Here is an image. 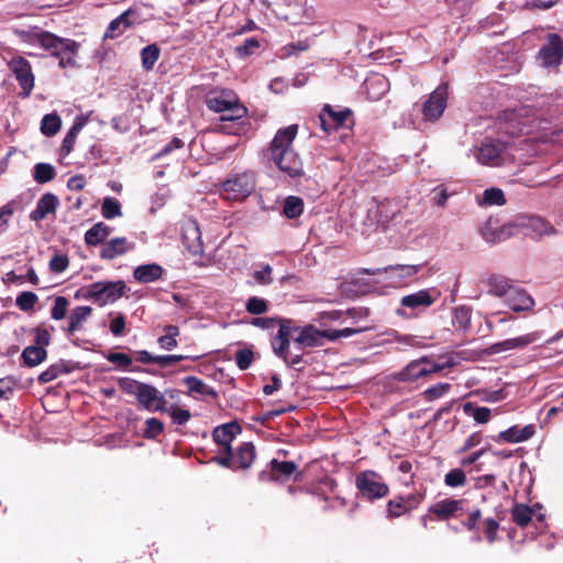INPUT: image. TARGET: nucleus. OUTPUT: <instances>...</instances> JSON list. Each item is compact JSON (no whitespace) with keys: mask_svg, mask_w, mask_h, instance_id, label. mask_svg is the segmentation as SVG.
<instances>
[{"mask_svg":"<svg viewBox=\"0 0 563 563\" xmlns=\"http://www.w3.org/2000/svg\"><path fill=\"white\" fill-rule=\"evenodd\" d=\"M297 132L298 125L296 124L279 129L266 151L268 159L272 161L280 172L291 178L300 177L303 174L302 162L292 148V142Z\"/></svg>","mask_w":563,"mask_h":563,"instance_id":"obj_1","label":"nucleus"},{"mask_svg":"<svg viewBox=\"0 0 563 563\" xmlns=\"http://www.w3.org/2000/svg\"><path fill=\"white\" fill-rule=\"evenodd\" d=\"M24 41L31 44H38L45 51L59 59L62 68L77 66L76 57L80 44L71 38L59 37L51 32H22Z\"/></svg>","mask_w":563,"mask_h":563,"instance_id":"obj_2","label":"nucleus"},{"mask_svg":"<svg viewBox=\"0 0 563 563\" xmlns=\"http://www.w3.org/2000/svg\"><path fill=\"white\" fill-rule=\"evenodd\" d=\"M205 103L212 112H231V122L247 115V108L240 102L239 96L231 89L214 88L210 90L206 96Z\"/></svg>","mask_w":563,"mask_h":563,"instance_id":"obj_3","label":"nucleus"},{"mask_svg":"<svg viewBox=\"0 0 563 563\" xmlns=\"http://www.w3.org/2000/svg\"><path fill=\"white\" fill-rule=\"evenodd\" d=\"M125 288L126 285L123 280L96 282L81 287L76 297H81L102 307L119 300L124 295Z\"/></svg>","mask_w":563,"mask_h":563,"instance_id":"obj_4","label":"nucleus"},{"mask_svg":"<svg viewBox=\"0 0 563 563\" xmlns=\"http://www.w3.org/2000/svg\"><path fill=\"white\" fill-rule=\"evenodd\" d=\"M440 296L441 291L435 287L421 289L406 295L400 299L401 308H398L396 312L402 318L418 317L435 303Z\"/></svg>","mask_w":563,"mask_h":563,"instance_id":"obj_5","label":"nucleus"},{"mask_svg":"<svg viewBox=\"0 0 563 563\" xmlns=\"http://www.w3.org/2000/svg\"><path fill=\"white\" fill-rule=\"evenodd\" d=\"M355 487L361 497L369 501L384 498L389 494V486L383 481V476L372 470L356 474Z\"/></svg>","mask_w":563,"mask_h":563,"instance_id":"obj_6","label":"nucleus"},{"mask_svg":"<svg viewBox=\"0 0 563 563\" xmlns=\"http://www.w3.org/2000/svg\"><path fill=\"white\" fill-rule=\"evenodd\" d=\"M256 179L253 172H243L227 179L223 185L224 197L229 200L242 201L255 190Z\"/></svg>","mask_w":563,"mask_h":563,"instance_id":"obj_7","label":"nucleus"},{"mask_svg":"<svg viewBox=\"0 0 563 563\" xmlns=\"http://www.w3.org/2000/svg\"><path fill=\"white\" fill-rule=\"evenodd\" d=\"M452 363H437L432 362L428 357H421L419 360L411 361L404 369H401L396 378L399 382H415L420 377L428 376L433 373L441 372Z\"/></svg>","mask_w":563,"mask_h":563,"instance_id":"obj_8","label":"nucleus"},{"mask_svg":"<svg viewBox=\"0 0 563 563\" xmlns=\"http://www.w3.org/2000/svg\"><path fill=\"white\" fill-rule=\"evenodd\" d=\"M448 95L449 85L446 82L439 85L437 89L429 95L422 107V114L426 120L437 121L442 117L446 108Z\"/></svg>","mask_w":563,"mask_h":563,"instance_id":"obj_9","label":"nucleus"},{"mask_svg":"<svg viewBox=\"0 0 563 563\" xmlns=\"http://www.w3.org/2000/svg\"><path fill=\"white\" fill-rule=\"evenodd\" d=\"M9 65L19 82V86L21 87L19 96L21 98L30 97L34 88L35 80L30 62L26 58L19 56L13 58Z\"/></svg>","mask_w":563,"mask_h":563,"instance_id":"obj_10","label":"nucleus"},{"mask_svg":"<svg viewBox=\"0 0 563 563\" xmlns=\"http://www.w3.org/2000/svg\"><path fill=\"white\" fill-rule=\"evenodd\" d=\"M538 57L544 67L559 66L563 60L562 37L556 33L548 34L547 44L540 48Z\"/></svg>","mask_w":563,"mask_h":563,"instance_id":"obj_11","label":"nucleus"},{"mask_svg":"<svg viewBox=\"0 0 563 563\" xmlns=\"http://www.w3.org/2000/svg\"><path fill=\"white\" fill-rule=\"evenodd\" d=\"M517 227H519L521 234L530 236L531 239H539L544 234L554 233L553 225L537 216L517 217Z\"/></svg>","mask_w":563,"mask_h":563,"instance_id":"obj_12","label":"nucleus"},{"mask_svg":"<svg viewBox=\"0 0 563 563\" xmlns=\"http://www.w3.org/2000/svg\"><path fill=\"white\" fill-rule=\"evenodd\" d=\"M319 120L322 130L329 133L347 126V122L352 121V111L347 108L336 111L330 104H325L319 114Z\"/></svg>","mask_w":563,"mask_h":563,"instance_id":"obj_13","label":"nucleus"},{"mask_svg":"<svg viewBox=\"0 0 563 563\" xmlns=\"http://www.w3.org/2000/svg\"><path fill=\"white\" fill-rule=\"evenodd\" d=\"M181 240L184 246L190 254H203L202 235L197 221L188 219L181 223Z\"/></svg>","mask_w":563,"mask_h":563,"instance_id":"obj_14","label":"nucleus"},{"mask_svg":"<svg viewBox=\"0 0 563 563\" xmlns=\"http://www.w3.org/2000/svg\"><path fill=\"white\" fill-rule=\"evenodd\" d=\"M269 471H262L258 474V479L262 482H279L287 481L297 471L298 465L292 461H278L273 459L269 464Z\"/></svg>","mask_w":563,"mask_h":563,"instance_id":"obj_15","label":"nucleus"},{"mask_svg":"<svg viewBox=\"0 0 563 563\" xmlns=\"http://www.w3.org/2000/svg\"><path fill=\"white\" fill-rule=\"evenodd\" d=\"M464 499L445 498L429 506L428 512L440 521L457 518L463 511Z\"/></svg>","mask_w":563,"mask_h":563,"instance_id":"obj_16","label":"nucleus"},{"mask_svg":"<svg viewBox=\"0 0 563 563\" xmlns=\"http://www.w3.org/2000/svg\"><path fill=\"white\" fill-rule=\"evenodd\" d=\"M220 114L221 115L219 118V123L214 129L217 132L229 135L242 136L246 135L247 132L251 130V122L249 121L247 115L242 117L240 120L231 122L229 121L231 120V112Z\"/></svg>","mask_w":563,"mask_h":563,"instance_id":"obj_17","label":"nucleus"},{"mask_svg":"<svg viewBox=\"0 0 563 563\" xmlns=\"http://www.w3.org/2000/svg\"><path fill=\"white\" fill-rule=\"evenodd\" d=\"M277 334L272 340V347L274 353L284 362H287V353L289 349L290 339H292V323L291 319L282 321Z\"/></svg>","mask_w":563,"mask_h":563,"instance_id":"obj_18","label":"nucleus"},{"mask_svg":"<svg viewBox=\"0 0 563 563\" xmlns=\"http://www.w3.org/2000/svg\"><path fill=\"white\" fill-rule=\"evenodd\" d=\"M242 432L241 426L233 421L218 426L212 431L213 441L222 449H232L231 443Z\"/></svg>","mask_w":563,"mask_h":563,"instance_id":"obj_19","label":"nucleus"},{"mask_svg":"<svg viewBox=\"0 0 563 563\" xmlns=\"http://www.w3.org/2000/svg\"><path fill=\"white\" fill-rule=\"evenodd\" d=\"M505 303L515 312L531 311L534 307L533 298L523 288L518 286L509 292Z\"/></svg>","mask_w":563,"mask_h":563,"instance_id":"obj_20","label":"nucleus"},{"mask_svg":"<svg viewBox=\"0 0 563 563\" xmlns=\"http://www.w3.org/2000/svg\"><path fill=\"white\" fill-rule=\"evenodd\" d=\"M483 284L487 287L488 294L500 298L504 297L505 299L516 287L514 280L504 275L497 274L489 275L483 280Z\"/></svg>","mask_w":563,"mask_h":563,"instance_id":"obj_21","label":"nucleus"},{"mask_svg":"<svg viewBox=\"0 0 563 563\" xmlns=\"http://www.w3.org/2000/svg\"><path fill=\"white\" fill-rule=\"evenodd\" d=\"M59 206L58 197L52 192L44 194L38 201L36 202V207L33 211H31L29 218L32 221H42L48 214L55 213Z\"/></svg>","mask_w":563,"mask_h":563,"instance_id":"obj_22","label":"nucleus"},{"mask_svg":"<svg viewBox=\"0 0 563 563\" xmlns=\"http://www.w3.org/2000/svg\"><path fill=\"white\" fill-rule=\"evenodd\" d=\"M321 338H324L323 331H319L316 327L308 324L297 327L292 324V340L302 346H316Z\"/></svg>","mask_w":563,"mask_h":563,"instance_id":"obj_23","label":"nucleus"},{"mask_svg":"<svg viewBox=\"0 0 563 563\" xmlns=\"http://www.w3.org/2000/svg\"><path fill=\"white\" fill-rule=\"evenodd\" d=\"M520 233L517 227V218L508 223L503 224L498 229L486 227L483 231L484 239L489 243H499Z\"/></svg>","mask_w":563,"mask_h":563,"instance_id":"obj_24","label":"nucleus"},{"mask_svg":"<svg viewBox=\"0 0 563 563\" xmlns=\"http://www.w3.org/2000/svg\"><path fill=\"white\" fill-rule=\"evenodd\" d=\"M235 470H247L252 466L255 457L256 450L253 442H243L236 450H233Z\"/></svg>","mask_w":563,"mask_h":563,"instance_id":"obj_25","label":"nucleus"},{"mask_svg":"<svg viewBox=\"0 0 563 563\" xmlns=\"http://www.w3.org/2000/svg\"><path fill=\"white\" fill-rule=\"evenodd\" d=\"M92 308L89 306H78L74 308L68 316V325L62 328L66 335L69 338L76 331L82 328V323L91 316Z\"/></svg>","mask_w":563,"mask_h":563,"instance_id":"obj_26","label":"nucleus"},{"mask_svg":"<svg viewBox=\"0 0 563 563\" xmlns=\"http://www.w3.org/2000/svg\"><path fill=\"white\" fill-rule=\"evenodd\" d=\"M537 338L536 333H529L515 339H507L489 346L488 354H497L512 349H521L532 343Z\"/></svg>","mask_w":563,"mask_h":563,"instance_id":"obj_27","label":"nucleus"},{"mask_svg":"<svg viewBox=\"0 0 563 563\" xmlns=\"http://www.w3.org/2000/svg\"><path fill=\"white\" fill-rule=\"evenodd\" d=\"M422 267H423L422 264H418V265L396 264V265H388L384 268H377V269L365 268V269H363V273L367 274V275H377L383 272H385V273L393 272L399 278H410V277L417 275L422 269Z\"/></svg>","mask_w":563,"mask_h":563,"instance_id":"obj_28","label":"nucleus"},{"mask_svg":"<svg viewBox=\"0 0 563 563\" xmlns=\"http://www.w3.org/2000/svg\"><path fill=\"white\" fill-rule=\"evenodd\" d=\"M534 426L527 424L525 427L514 426L499 433V438L508 443L522 442L530 439L534 434Z\"/></svg>","mask_w":563,"mask_h":563,"instance_id":"obj_29","label":"nucleus"},{"mask_svg":"<svg viewBox=\"0 0 563 563\" xmlns=\"http://www.w3.org/2000/svg\"><path fill=\"white\" fill-rule=\"evenodd\" d=\"M477 159L484 165L498 166L501 163V148L492 142L483 143L478 150Z\"/></svg>","mask_w":563,"mask_h":563,"instance_id":"obj_30","label":"nucleus"},{"mask_svg":"<svg viewBox=\"0 0 563 563\" xmlns=\"http://www.w3.org/2000/svg\"><path fill=\"white\" fill-rule=\"evenodd\" d=\"M162 275L163 267L156 263L140 265L133 272V277L142 284L156 282Z\"/></svg>","mask_w":563,"mask_h":563,"instance_id":"obj_31","label":"nucleus"},{"mask_svg":"<svg viewBox=\"0 0 563 563\" xmlns=\"http://www.w3.org/2000/svg\"><path fill=\"white\" fill-rule=\"evenodd\" d=\"M128 252L126 239L114 238L103 244L100 250V257L102 260H113L117 256L123 255Z\"/></svg>","mask_w":563,"mask_h":563,"instance_id":"obj_32","label":"nucleus"},{"mask_svg":"<svg viewBox=\"0 0 563 563\" xmlns=\"http://www.w3.org/2000/svg\"><path fill=\"white\" fill-rule=\"evenodd\" d=\"M129 15V11H125L112 20L103 34V40L117 38L122 35L131 25Z\"/></svg>","mask_w":563,"mask_h":563,"instance_id":"obj_33","label":"nucleus"},{"mask_svg":"<svg viewBox=\"0 0 563 563\" xmlns=\"http://www.w3.org/2000/svg\"><path fill=\"white\" fill-rule=\"evenodd\" d=\"M472 308L466 305H461L453 308L452 324L455 329L466 332L471 328Z\"/></svg>","mask_w":563,"mask_h":563,"instance_id":"obj_34","label":"nucleus"},{"mask_svg":"<svg viewBox=\"0 0 563 563\" xmlns=\"http://www.w3.org/2000/svg\"><path fill=\"white\" fill-rule=\"evenodd\" d=\"M111 233V228L103 222H98L85 233V243L96 246L102 243Z\"/></svg>","mask_w":563,"mask_h":563,"instance_id":"obj_35","label":"nucleus"},{"mask_svg":"<svg viewBox=\"0 0 563 563\" xmlns=\"http://www.w3.org/2000/svg\"><path fill=\"white\" fill-rule=\"evenodd\" d=\"M47 357V351L43 346L29 345L26 346L22 354L21 358L25 366L34 367L42 362H44Z\"/></svg>","mask_w":563,"mask_h":563,"instance_id":"obj_36","label":"nucleus"},{"mask_svg":"<svg viewBox=\"0 0 563 563\" xmlns=\"http://www.w3.org/2000/svg\"><path fill=\"white\" fill-rule=\"evenodd\" d=\"M188 388V394H199L211 398H217L218 393L214 388L205 384V382L196 376H187L183 379Z\"/></svg>","mask_w":563,"mask_h":563,"instance_id":"obj_37","label":"nucleus"},{"mask_svg":"<svg viewBox=\"0 0 563 563\" xmlns=\"http://www.w3.org/2000/svg\"><path fill=\"white\" fill-rule=\"evenodd\" d=\"M305 210V202L300 197L288 196L283 203L282 214L290 220L299 218Z\"/></svg>","mask_w":563,"mask_h":563,"instance_id":"obj_38","label":"nucleus"},{"mask_svg":"<svg viewBox=\"0 0 563 563\" xmlns=\"http://www.w3.org/2000/svg\"><path fill=\"white\" fill-rule=\"evenodd\" d=\"M463 411L465 415L472 417L477 423H487L492 417L489 408L479 407L471 401L463 405Z\"/></svg>","mask_w":563,"mask_h":563,"instance_id":"obj_39","label":"nucleus"},{"mask_svg":"<svg viewBox=\"0 0 563 563\" xmlns=\"http://www.w3.org/2000/svg\"><path fill=\"white\" fill-rule=\"evenodd\" d=\"M142 68L151 71L161 56V49L156 44H151L141 49Z\"/></svg>","mask_w":563,"mask_h":563,"instance_id":"obj_40","label":"nucleus"},{"mask_svg":"<svg viewBox=\"0 0 563 563\" xmlns=\"http://www.w3.org/2000/svg\"><path fill=\"white\" fill-rule=\"evenodd\" d=\"M158 389L150 384H144L140 393H137L136 400L139 405L147 411L153 412L155 397Z\"/></svg>","mask_w":563,"mask_h":563,"instance_id":"obj_41","label":"nucleus"},{"mask_svg":"<svg viewBox=\"0 0 563 563\" xmlns=\"http://www.w3.org/2000/svg\"><path fill=\"white\" fill-rule=\"evenodd\" d=\"M533 516V510L531 507L525 504H516L511 508V519L512 521L521 528L528 526Z\"/></svg>","mask_w":563,"mask_h":563,"instance_id":"obj_42","label":"nucleus"},{"mask_svg":"<svg viewBox=\"0 0 563 563\" xmlns=\"http://www.w3.org/2000/svg\"><path fill=\"white\" fill-rule=\"evenodd\" d=\"M164 335H161L157 340L159 346L164 350H173L177 346V336L180 334V330L177 325L167 324L164 327Z\"/></svg>","mask_w":563,"mask_h":563,"instance_id":"obj_43","label":"nucleus"},{"mask_svg":"<svg viewBox=\"0 0 563 563\" xmlns=\"http://www.w3.org/2000/svg\"><path fill=\"white\" fill-rule=\"evenodd\" d=\"M55 176V168L48 163H37L34 166L33 178L37 184L52 181Z\"/></svg>","mask_w":563,"mask_h":563,"instance_id":"obj_44","label":"nucleus"},{"mask_svg":"<svg viewBox=\"0 0 563 563\" xmlns=\"http://www.w3.org/2000/svg\"><path fill=\"white\" fill-rule=\"evenodd\" d=\"M101 214L104 219L111 220L122 216L121 203L113 197H106L101 203Z\"/></svg>","mask_w":563,"mask_h":563,"instance_id":"obj_45","label":"nucleus"},{"mask_svg":"<svg viewBox=\"0 0 563 563\" xmlns=\"http://www.w3.org/2000/svg\"><path fill=\"white\" fill-rule=\"evenodd\" d=\"M62 125V120L56 113L45 114L41 122V132L46 136L55 135Z\"/></svg>","mask_w":563,"mask_h":563,"instance_id":"obj_46","label":"nucleus"},{"mask_svg":"<svg viewBox=\"0 0 563 563\" xmlns=\"http://www.w3.org/2000/svg\"><path fill=\"white\" fill-rule=\"evenodd\" d=\"M84 124V121H76L69 129L62 143L60 151L63 155L66 156L73 151L76 137L78 133L81 131Z\"/></svg>","mask_w":563,"mask_h":563,"instance_id":"obj_47","label":"nucleus"},{"mask_svg":"<svg viewBox=\"0 0 563 563\" xmlns=\"http://www.w3.org/2000/svg\"><path fill=\"white\" fill-rule=\"evenodd\" d=\"M69 372L70 369L64 363L53 364L40 374L38 383L47 384L56 379L60 374Z\"/></svg>","mask_w":563,"mask_h":563,"instance_id":"obj_48","label":"nucleus"},{"mask_svg":"<svg viewBox=\"0 0 563 563\" xmlns=\"http://www.w3.org/2000/svg\"><path fill=\"white\" fill-rule=\"evenodd\" d=\"M481 203L486 206H504L506 203L505 194L500 188H488L484 190Z\"/></svg>","mask_w":563,"mask_h":563,"instance_id":"obj_49","label":"nucleus"},{"mask_svg":"<svg viewBox=\"0 0 563 563\" xmlns=\"http://www.w3.org/2000/svg\"><path fill=\"white\" fill-rule=\"evenodd\" d=\"M402 495H398L387 503V518L396 519L408 514Z\"/></svg>","mask_w":563,"mask_h":563,"instance_id":"obj_50","label":"nucleus"},{"mask_svg":"<svg viewBox=\"0 0 563 563\" xmlns=\"http://www.w3.org/2000/svg\"><path fill=\"white\" fill-rule=\"evenodd\" d=\"M482 518V510L479 508H473L468 511L467 517L461 521V525L470 532L476 534L477 540H481L478 522Z\"/></svg>","mask_w":563,"mask_h":563,"instance_id":"obj_51","label":"nucleus"},{"mask_svg":"<svg viewBox=\"0 0 563 563\" xmlns=\"http://www.w3.org/2000/svg\"><path fill=\"white\" fill-rule=\"evenodd\" d=\"M466 482V474L462 468H453L444 475V484L452 488L463 487Z\"/></svg>","mask_w":563,"mask_h":563,"instance_id":"obj_52","label":"nucleus"},{"mask_svg":"<svg viewBox=\"0 0 563 563\" xmlns=\"http://www.w3.org/2000/svg\"><path fill=\"white\" fill-rule=\"evenodd\" d=\"M109 316L112 318L109 324L111 333L114 336L123 335L126 329L125 316L122 312H110Z\"/></svg>","mask_w":563,"mask_h":563,"instance_id":"obj_53","label":"nucleus"},{"mask_svg":"<svg viewBox=\"0 0 563 563\" xmlns=\"http://www.w3.org/2000/svg\"><path fill=\"white\" fill-rule=\"evenodd\" d=\"M260 46L261 43L256 37H249L241 45L235 47V53L239 57L245 58L253 55Z\"/></svg>","mask_w":563,"mask_h":563,"instance_id":"obj_54","label":"nucleus"},{"mask_svg":"<svg viewBox=\"0 0 563 563\" xmlns=\"http://www.w3.org/2000/svg\"><path fill=\"white\" fill-rule=\"evenodd\" d=\"M245 308L249 313L258 316L268 310V302L263 298L253 296L247 299Z\"/></svg>","mask_w":563,"mask_h":563,"instance_id":"obj_55","label":"nucleus"},{"mask_svg":"<svg viewBox=\"0 0 563 563\" xmlns=\"http://www.w3.org/2000/svg\"><path fill=\"white\" fill-rule=\"evenodd\" d=\"M167 413H169L173 423L177 426L186 424L191 418V413L189 410L183 409L178 407L176 404L170 405V409Z\"/></svg>","mask_w":563,"mask_h":563,"instance_id":"obj_56","label":"nucleus"},{"mask_svg":"<svg viewBox=\"0 0 563 563\" xmlns=\"http://www.w3.org/2000/svg\"><path fill=\"white\" fill-rule=\"evenodd\" d=\"M69 301L64 296H57L54 299V305L51 309V317L54 320H62L66 317Z\"/></svg>","mask_w":563,"mask_h":563,"instance_id":"obj_57","label":"nucleus"},{"mask_svg":"<svg viewBox=\"0 0 563 563\" xmlns=\"http://www.w3.org/2000/svg\"><path fill=\"white\" fill-rule=\"evenodd\" d=\"M38 300V297L36 294L32 292V291H22L18 297H16V306L22 310V311H30V310H33L34 309V306L35 303L37 302Z\"/></svg>","mask_w":563,"mask_h":563,"instance_id":"obj_58","label":"nucleus"},{"mask_svg":"<svg viewBox=\"0 0 563 563\" xmlns=\"http://www.w3.org/2000/svg\"><path fill=\"white\" fill-rule=\"evenodd\" d=\"M164 431V423L157 418H148L145 421L144 437L156 439Z\"/></svg>","mask_w":563,"mask_h":563,"instance_id":"obj_59","label":"nucleus"},{"mask_svg":"<svg viewBox=\"0 0 563 563\" xmlns=\"http://www.w3.org/2000/svg\"><path fill=\"white\" fill-rule=\"evenodd\" d=\"M499 530V522L494 518H486L483 521V534L488 543H494L497 540V532Z\"/></svg>","mask_w":563,"mask_h":563,"instance_id":"obj_60","label":"nucleus"},{"mask_svg":"<svg viewBox=\"0 0 563 563\" xmlns=\"http://www.w3.org/2000/svg\"><path fill=\"white\" fill-rule=\"evenodd\" d=\"M254 360V353L250 349H242L235 353V363L241 371L247 369Z\"/></svg>","mask_w":563,"mask_h":563,"instance_id":"obj_61","label":"nucleus"},{"mask_svg":"<svg viewBox=\"0 0 563 563\" xmlns=\"http://www.w3.org/2000/svg\"><path fill=\"white\" fill-rule=\"evenodd\" d=\"M450 389L451 385L449 383L435 384L424 390V398L429 401L435 400L446 394Z\"/></svg>","mask_w":563,"mask_h":563,"instance_id":"obj_62","label":"nucleus"},{"mask_svg":"<svg viewBox=\"0 0 563 563\" xmlns=\"http://www.w3.org/2000/svg\"><path fill=\"white\" fill-rule=\"evenodd\" d=\"M212 462H216L218 465L222 466V467H225V468H230V470H235V465H234V457H233V449H222L220 451V454L212 457L211 460Z\"/></svg>","mask_w":563,"mask_h":563,"instance_id":"obj_63","label":"nucleus"},{"mask_svg":"<svg viewBox=\"0 0 563 563\" xmlns=\"http://www.w3.org/2000/svg\"><path fill=\"white\" fill-rule=\"evenodd\" d=\"M34 333V343L36 346H43L44 349L51 343V333L49 330L45 327L44 323H41L33 330Z\"/></svg>","mask_w":563,"mask_h":563,"instance_id":"obj_64","label":"nucleus"}]
</instances>
